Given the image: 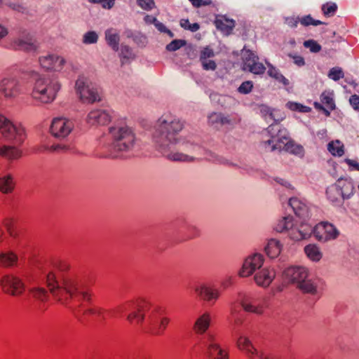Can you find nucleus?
<instances>
[{
	"mask_svg": "<svg viewBox=\"0 0 359 359\" xmlns=\"http://www.w3.org/2000/svg\"><path fill=\"white\" fill-rule=\"evenodd\" d=\"M243 69L248 71L257 60L259 57L250 50L244 48L242 52Z\"/></svg>",
	"mask_w": 359,
	"mask_h": 359,
	"instance_id": "30",
	"label": "nucleus"
},
{
	"mask_svg": "<svg viewBox=\"0 0 359 359\" xmlns=\"http://www.w3.org/2000/svg\"><path fill=\"white\" fill-rule=\"evenodd\" d=\"M110 114L104 110L91 111L87 117V123L90 126H104L111 122Z\"/></svg>",
	"mask_w": 359,
	"mask_h": 359,
	"instance_id": "17",
	"label": "nucleus"
},
{
	"mask_svg": "<svg viewBox=\"0 0 359 359\" xmlns=\"http://www.w3.org/2000/svg\"><path fill=\"white\" fill-rule=\"evenodd\" d=\"M269 69L268 70V74L269 76L275 79L276 81H278L280 83H282L285 86H288L290 82L287 79H286L280 72L278 69L276 67L269 65Z\"/></svg>",
	"mask_w": 359,
	"mask_h": 359,
	"instance_id": "39",
	"label": "nucleus"
},
{
	"mask_svg": "<svg viewBox=\"0 0 359 359\" xmlns=\"http://www.w3.org/2000/svg\"><path fill=\"white\" fill-rule=\"evenodd\" d=\"M276 277V272L273 269L264 268L254 276L256 284L262 287H267L272 283Z\"/></svg>",
	"mask_w": 359,
	"mask_h": 359,
	"instance_id": "18",
	"label": "nucleus"
},
{
	"mask_svg": "<svg viewBox=\"0 0 359 359\" xmlns=\"http://www.w3.org/2000/svg\"><path fill=\"white\" fill-rule=\"evenodd\" d=\"M18 81L13 76L4 78L0 82V90H13L16 88Z\"/></svg>",
	"mask_w": 359,
	"mask_h": 359,
	"instance_id": "40",
	"label": "nucleus"
},
{
	"mask_svg": "<svg viewBox=\"0 0 359 359\" xmlns=\"http://www.w3.org/2000/svg\"><path fill=\"white\" fill-rule=\"evenodd\" d=\"M328 77L334 81H338L344 77V72L341 68L335 67L330 69Z\"/></svg>",
	"mask_w": 359,
	"mask_h": 359,
	"instance_id": "52",
	"label": "nucleus"
},
{
	"mask_svg": "<svg viewBox=\"0 0 359 359\" xmlns=\"http://www.w3.org/2000/svg\"><path fill=\"white\" fill-rule=\"evenodd\" d=\"M30 295L36 300L46 302L48 298L47 290L42 287H33L29 289Z\"/></svg>",
	"mask_w": 359,
	"mask_h": 359,
	"instance_id": "38",
	"label": "nucleus"
},
{
	"mask_svg": "<svg viewBox=\"0 0 359 359\" xmlns=\"http://www.w3.org/2000/svg\"><path fill=\"white\" fill-rule=\"evenodd\" d=\"M39 62L43 69L53 71H60L65 63L64 58L55 55H49L39 58Z\"/></svg>",
	"mask_w": 359,
	"mask_h": 359,
	"instance_id": "16",
	"label": "nucleus"
},
{
	"mask_svg": "<svg viewBox=\"0 0 359 359\" xmlns=\"http://www.w3.org/2000/svg\"><path fill=\"white\" fill-rule=\"evenodd\" d=\"M6 5L12 10L18 13H25L27 11L26 8L21 4L15 2H7Z\"/></svg>",
	"mask_w": 359,
	"mask_h": 359,
	"instance_id": "60",
	"label": "nucleus"
},
{
	"mask_svg": "<svg viewBox=\"0 0 359 359\" xmlns=\"http://www.w3.org/2000/svg\"><path fill=\"white\" fill-rule=\"evenodd\" d=\"M327 150L333 156L341 157L344 154V145L339 140H332L327 144Z\"/></svg>",
	"mask_w": 359,
	"mask_h": 359,
	"instance_id": "31",
	"label": "nucleus"
},
{
	"mask_svg": "<svg viewBox=\"0 0 359 359\" xmlns=\"http://www.w3.org/2000/svg\"><path fill=\"white\" fill-rule=\"evenodd\" d=\"M88 2L94 4H101L102 8L106 9L111 8L115 4V0H87Z\"/></svg>",
	"mask_w": 359,
	"mask_h": 359,
	"instance_id": "57",
	"label": "nucleus"
},
{
	"mask_svg": "<svg viewBox=\"0 0 359 359\" xmlns=\"http://www.w3.org/2000/svg\"><path fill=\"white\" fill-rule=\"evenodd\" d=\"M15 187V180L11 173L0 175V192L8 194L13 191Z\"/></svg>",
	"mask_w": 359,
	"mask_h": 359,
	"instance_id": "24",
	"label": "nucleus"
},
{
	"mask_svg": "<svg viewBox=\"0 0 359 359\" xmlns=\"http://www.w3.org/2000/svg\"><path fill=\"white\" fill-rule=\"evenodd\" d=\"M263 145L270 151H282L288 140L287 130L278 123L271 124L262 134Z\"/></svg>",
	"mask_w": 359,
	"mask_h": 359,
	"instance_id": "4",
	"label": "nucleus"
},
{
	"mask_svg": "<svg viewBox=\"0 0 359 359\" xmlns=\"http://www.w3.org/2000/svg\"><path fill=\"white\" fill-rule=\"evenodd\" d=\"M120 57L123 59H133L135 57V54L130 47L127 45L122 44L120 48Z\"/></svg>",
	"mask_w": 359,
	"mask_h": 359,
	"instance_id": "50",
	"label": "nucleus"
},
{
	"mask_svg": "<svg viewBox=\"0 0 359 359\" xmlns=\"http://www.w3.org/2000/svg\"><path fill=\"white\" fill-rule=\"evenodd\" d=\"M31 97L34 104H48L56 97L55 91H32Z\"/></svg>",
	"mask_w": 359,
	"mask_h": 359,
	"instance_id": "22",
	"label": "nucleus"
},
{
	"mask_svg": "<svg viewBox=\"0 0 359 359\" xmlns=\"http://www.w3.org/2000/svg\"><path fill=\"white\" fill-rule=\"evenodd\" d=\"M74 128L73 123L62 117L55 118L53 119L50 133L56 138H65L68 136Z\"/></svg>",
	"mask_w": 359,
	"mask_h": 359,
	"instance_id": "12",
	"label": "nucleus"
},
{
	"mask_svg": "<svg viewBox=\"0 0 359 359\" xmlns=\"http://www.w3.org/2000/svg\"><path fill=\"white\" fill-rule=\"evenodd\" d=\"M264 263L262 255L255 254L248 257L244 262L239 274L242 277H248L257 269H259Z\"/></svg>",
	"mask_w": 359,
	"mask_h": 359,
	"instance_id": "15",
	"label": "nucleus"
},
{
	"mask_svg": "<svg viewBox=\"0 0 359 359\" xmlns=\"http://www.w3.org/2000/svg\"><path fill=\"white\" fill-rule=\"evenodd\" d=\"M53 267H55L61 272L68 271L71 268V266L69 262L61 259L55 260L53 263Z\"/></svg>",
	"mask_w": 359,
	"mask_h": 359,
	"instance_id": "55",
	"label": "nucleus"
},
{
	"mask_svg": "<svg viewBox=\"0 0 359 359\" xmlns=\"http://www.w3.org/2000/svg\"><path fill=\"white\" fill-rule=\"evenodd\" d=\"M349 102L354 110L359 111V96L352 95L349 99Z\"/></svg>",
	"mask_w": 359,
	"mask_h": 359,
	"instance_id": "64",
	"label": "nucleus"
},
{
	"mask_svg": "<svg viewBox=\"0 0 359 359\" xmlns=\"http://www.w3.org/2000/svg\"><path fill=\"white\" fill-rule=\"evenodd\" d=\"M286 280L295 284L304 293L315 294L316 287L311 280L307 279L308 271L304 267H290L284 271Z\"/></svg>",
	"mask_w": 359,
	"mask_h": 359,
	"instance_id": "5",
	"label": "nucleus"
},
{
	"mask_svg": "<svg viewBox=\"0 0 359 359\" xmlns=\"http://www.w3.org/2000/svg\"><path fill=\"white\" fill-rule=\"evenodd\" d=\"M98 34L95 31H88L83 36L82 42L84 44L96 43L98 41Z\"/></svg>",
	"mask_w": 359,
	"mask_h": 359,
	"instance_id": "45",
	"label": "nucleus"
},
{
	"mask_svg": "<svg viewBox=\"0 0 359 359\" xmlns=\"http://www.w3.org/2000/svg\"><path fill=\"white\" fill-rule=\"evenodd\" d=\"M169 160L174 161H191L193 160L192 158L182 153H174L167 156Z\"/></svg>",
	"mask_w": 359,
	"mask_h": 359,
	"instance_id": "54",
	"label": "nucleus"
},
{
	"mask_svg": "<svg viewBox=\"0 0 359 359\" xmlns=\"http://www.w3.org/2000/svg\"><path fill=\"white\" fill-rule=\"evenodd\" d=\"M130 325H140L145 320V312L141 307L130 312L126 318Z\"/></svg>",
	"mask_w": 359,
	"mask_h": 359,
	"instance_id": "28",
	"label": "nucleus"
},
{
	"mask_svg": "<svg viewBox=\"0 0 359 359\" xmlns=\"http://www.w3.org/2000/svg\"><path fill=\"white\" fill-rule=\"evenodd\" d=\"M306 256L313 262H318L322 258V253L316 244H309L304 248Z\"/></svg>",
	"mask_w": 359,
	"mask_h": 359,
	"instance_id": "35",
	"label": "nucleus"
},
{
	"mask_svg": "<svg viewBox=\"0 0 359 359\" xmlns=\"http://www.w3.org/2000/svg\"><path fill=\"white\" fill-rule=\"evenodd\" d=\"M105 40L107 43L112 48L114 51H118L119 49V41L120 36L119 33L113 28L107 29L105 32Z\"/></svg>",
	"mask_w": 359,
	"mask_h": 359,
	"instance_id": "27",
	"label": "nucleus"
},
{
	"mask_svg": "<svg viewBox=\"0 0 359 359\" xmlns=\"http://www.w3.org/2000/svg\"><path fill=\"white\" fill-rule=\"evenodd\" d=\"M254 74H263L266 71L265 66L258 60L248 70Z\"/></svg>",
	"mask_w": 359,
	"mask_h": 359,
	"instance_id": "56",
	"label": "nucleus"
},
{
	"mask_svg": "<svg viewBox=\"0 0 359 359\" xmlns=\"http://www.w3.org/2000/svg\"><path fill=\"white\" fill-rule=\"evenodd\" d=\"M183 126L180 120L175 119L168 123L165 120L160 119L154 134V141L161 147L175 144L177 141V135L182 130Z\"/></svg>",
	"mask_w": 359,
	"mask_h": 359,
	"instance_id": "3",
	"label": "nucleus"
},
{
	"mask_svg": "<svg viewBox=\"0 0 359 359\" xmlns=\"http://www.w3.org/2000/svg\"><path fill=\"white\" fill-rule=\"evenodd\" d=\"M79 97L83 103L93 104L100 100L97 91H79Z\"/></svg>",
	"mask_w": 359,
	"mask_h": 359,
	"instance_id": "36",
	"label": "nucleus"
},
{
	"mask_svg": "<svg viewBox=\"0 0 359 359\" xmlns=\"http://www.w3.org/2000/svg\"><path fill=\"white\" fill-rule=\"evenodd\" d=\"M22 151L20 149L10 146L7 158L8 160H17L21 158Z\"/></svg>",
	"mask_w": 359,
	"mask_h": 359,
	"instance_id": "53",
	"label": "nucleus"
},
{
	"mask_svg": "<svg viewBox=\"0 0 359 359\" xmlns=\"http://www.w3.org/2000/svg\"><path fill=\"white\" fill-rule=\"evenodd\" d=\"M148 323L153 334L161 335L169 325L170 318L164 314L163 310L156 309L152 311L149 316Z\"/></svg>",
	"mask_w": 359,
	"mask_h": 359,
	"instance_id": "10",
	"label": "nucleus"
},
{
	"mask_svg": "<svg viewBox=\"0 0 359 359\" xmlns=\"http://www.w3.org/2000/svg\"><path fill=\"white\" fill-rule=\"evenodd\" d=\"M196 293L204 300L215 301L219 296V291L212 287L201 285L196 288Z\"/></svg>",
	"mask_w": 359,
	"mask_h": 359,
	"instance_id": "26",
	"label": "nucleus"
},
{
	"mask_svg": "<svg viewBox=\"0 0 359 359\" xmlns=\"http://www.w3.org/2000/svg\"><path fill=\"white\" fill-rule=\"evenodd\" d=\"M211 323V315L205 312L199 316L193 325V331L196 334H203L209 329Z\"/></svg>",
	"mask_w": 359,
	"mask_h": 359,
	"instance_id": "19",
	"label": "nucleus"
},
{
	"mask_svg": "<svg viewBox=\"0 0 359 359\" xmlns=\"http://www.w3.org/2000/svg\"><path fill=\"white\" fill-rule=\"evenodd\" d=\"M289 204L292 208L296 216L305 219L309 217V210L307 205L298 198H291Z\"/></svg>",
	"mask_w": 359,
	"mask_h": 359,
	"instance_id": "20",
	"label": "nucleus"
},
{
	"mask_svg": "<svg viewBox=\"0 0 359 359\" xmlns=\"http://www.w3.org/2000/svg\"><path fill=\"white\" fill-rule=\"evenodd\" d=\"M216 28L226 34L231 33L235 27V21L227 18L225 15H218L214 22Z\"/></svg>",
	"mask_w": 359,
	"mask_h": 359,
	"instance_id": "23",
	"label": "nucleus"
},
{
	"mask_svg": "<svg viewBox=\"0 0 359 359\" xmlns=\"http://www.w3.org/2000/svg\"><path fill=\"white\" fill-rule=\"evenodd\" d=\"M312 231L316 239L320 242L334 240L339 236V231L336 227L327 222H319L314 226Z\"/></svg>",
	"mask_w": 359,
	"mask_h": 359,
	"instance_id": "11",
	"label": "nucleus"
},
{
	"mask_svg": "<svg viewBox=\"0 0 359 359\" xmlns=\"http://www.w3.org/2000/svg\"><path fill=\"white\" fill-rule=\"evenodd\" d=\"M186 44L187 41L184 39H175L166 46L165 49L168 51L173 52L180 49Z\"/></svg>",
	"mask_w": 359,
	"mask_h": 359,
	"instance_id": "47",
	"label": "nucleus"
},
{
	"mask_svg": "<svg viewBox=\"0 0 359 359\" xmlns=\"http://www.w3.org/2000/svg\"><path fill=\"white\" fill-rule=\"evenodd\" d=\"M137 5L145 11H151L155 6L154 0H137Z\"/></svg>",
	"mask_w": 359,
	"mask_h": 359,
	"instance_id": "58",
	"label": "nucleus"
},
{
	"mask_svg": "<svg viewBox=\"0 0 359 359\" xmlns=\"http://www.w3.org/2000/svg\"><path fill=\"white\" fill-rule=\"evenodd\" d=\"M239 350L245 352L250 359H254L256 355H259V351L256 349L250 340L245 336H241L236 342Z\"/></svg>",
	"mask_w": 359,
	"mask_h": 359,
	"instance_id": "21",
	"label": "nucleus"
},
{
	"mask_svg": "<svg viewBox=\"0 0 359 359\" xmlns=\"http://www.w3.org/2000/svg\"><path fill=\"white\" fill-rule=\"evenodd\" d=\"M282 250V245L276 239H271L269 241L266 248L265 252L270 258H276L278 257Z\"/></svg>",
	"mask_w": 359,
	"mask_h": 359,
	"instance_id": "29",
	"label": "nucleus"
},
{
	"mask_svg": "<svg viewBox=\"0 0 359 359\" xmlns=\"http://www.w3.org/2000/svg\"><path fill=\"white\" fill-rule=\"evenodd\" d=\"M203 68L205 70H215L217 68V65L215 61L213 60H203L201 61Z\"/></svg>",
	"mask_w": 359,
	"mask_h": 359,
	"instance_id": "61",
	"label": "nucleus"
},
{
	"mask_svg": "<svg viewBox=\"0 0 359 359\" xmlns=\"http://www.w3.org/2000/svg\"><path fill=\"white\" fill-rule=\"evenodd\" d=\"M109 135L111 141L105 148L108 154H105L104 157H121L122 152L130 149L135 143V134L127 126L110 128Z\"/></svg>",
	"mask_w": 359,
	"mask_h": 359,
	"instance_id": "2",
	"label": "nucleus"
},
{
	"mask_svg": "<svg viewBox=\"0 0 359 359\" xmlns=\"http://www.w3.org/2000/svg\"><path fill=\"white\" fill-rule=\"evenodd\" d=\"M46 285L54 299L63 305H68L79 292L78 280L72 274L58 280L55 273L50 271L46 275Z\"/></svg>",
	"mask_w": 359,
	"mask_h": 359,
	"instance_id": "1",
	"label": "nucleus"
},
{
	"mask_svg": "<svg viewBox=\"0 0 359 359\" xmlns=\"http://www.w3.org/2000/svg\"><path fill=\"white\" fill-rule=\"evenodd\" d=\"M259 109L261 113L266 118H269L275 121H279L283 118L279 110L271 109L264 104L261 105Z\"/></svg>",
	"mask_w": 359,
	"mask_h": 359,
	"instance_id": "32",
	"label": "nucleus"
},
{
	"mask_svg": "<svg viewBox=\"0 0 359 359\" xmlns=\"http://www.w3.org/2000/svg\"><path fill=\"white\" fill-rule=\"evenodd\" d=\"M240 304L243 309L251 313L262 315L269 306V299L244 295L240 298Z\"/></svg>",
	"mask_w": 359,
	"mask_h": 359,
	"instance_id": "8",
	"label": "nucleus"
},
{
	"mask_svg": "<svg viewBox=\"0 0 359 359\" xmlns=\"http://www.w3.org/2000/svg\"><path fill=\"white\" fill-rule=\"evenodd\" d=\"M207 355L212 359H229L227 350L215 342L210 343L208 345Z\"/></svg>",
	"mask_w": 359,
	"mask_h": 359,
	"instance_id": "25",
	"label": "nucleus"
},
{
	"mask_svg": "<svg viewBox=\"0 0 359 359\" xmlns=\"http://www.w3.org/2000/svg\"><path fill=\"white\" fill-rule=\"evenodd\" d=\"M344 161L348 165L350 170L359 171V163L358 161L349 158H346Z\"/></svg>",
	"mask_w": 359,
	"mask_h": 359,
	"instance_id": "62",
	"label": "nucleus"
},
{
	"mask_svg": "<svg viewBox=\"0 0 359 359\" xmlns=\"http://www.w3.org/2000/svg\"><path fill=\"white\" fill-rule=\"evenodd\" d=\"M0 289L8 296L18 297L25 293L27 287L22 278L14 274H8L0 278Z\"/></svg>",
	"mask_w": 359,
	"mask_h": 359,
	"instance_id": "6",
	"label": "nucleus"
},
{
	"mask_svg": "<svg viewBox=\"0 0 359 359\" xmlns=\"http://www.w3.org/2000/svg\"><path fill=\"white\" fill-rule=\"evenodd\" d=\"M75 86L76 90H90L91 82L88 78L80 76L76 80Z\"/></svg>",
	"mask_w": 359,
	"mask_h": 359,
	"instance_id": "46",
	"label": "nucleus"
},
{
	"mask_svg": "<svg viewBox=\"0 0 359 359\" xmlns=\"http://www.w3.org/2000/svg\"><path fill=\"white\" fill-rule=\"evenodd\" d=\"M30 77L35 81L37 88L44 87L42 90H60L61 88V85L55 75L47 76L32 71Z\"/></svg>",
	"mask_w": 359,
	"mask_h": 359,
	"instance_id": "13",
	"label": "nucleus"
},
{
	"mask_svg": "<svg viewBox=\"0 0 359 359\" xmlns=\"http://www.w3.org/2000/svg\"><path fill=\"white\" fill-rule=\"evenodd\" d=\"M300 22L304 26H309V25H326L325 22L318 20H314L311 15H307L304 17H302L300 19Z\"/></svg>",
	"mask_w": 359,
	"mask_h": 359,
	"instance_id": "49",
	"label": "nucleus"
},
{
	"mask_svg": "<svg viewBox=\"0 0 359 359\" xmlns=\"http://www.w3.org/2000/svg\"><path fill=\"white\" fill-rule=\"evenodd\" d=\"M353 183L346 179H340L337 184L326 191L327 198L332 202L337 201L339 197L349 198L353 194Z\"/></svg>",
	"mask_w": 359,
	"mask_h": 359,
	"instance_id": "9",
	"label": "nucleus"
},
{
	"mask_svg": "<svg viewBox=\"0 0 359 359\" xmlns=\"http://www.w3.org/2000/svg\"><path fill=\"white\" fill-rule=\"evenodd\" d=\"M288 234L291 239L295 241H302L310 236L311 226L304 222H296L294 224L292 222L289 229Z\"/></svg>",
	"mask_w": 359,
	"mask_h": 359,
	"instance_id": "14",
	"label": "nucleus"
},
{
	"mask_svg": "<svg viewBox=\"0 0 359 359\" xmlns=\"http://www.w3.org/2000/svg\"><path fill=\"white\" fill-rule=\"evenodd\" d=\"M18 261V256L13 252L0 253V266L8 267L15 265Z\"/></svg>",
	"mask_w": 359,
	"mask_h": 359,
	"instance_id": "34",
	"label": "nucleus"
},
{
	"mask_svg": "<svg viewBox=\"0 0 359 359\" xmlns=\"http://www.w3.org/2000/svg\"><path fill=\"white\" fill-rule=\"evenodd\" d=\"M320 101L322 105L329 110H334L335 109V103L332 93H323L320 95Z\"/></svg>",
	"mask_w": 359,
	"mask_h": 359,
	"instance_id": "41",
	"label": "nucleus"
},
{
	"mask_svg": "<svg viewBox=\"0 0 359 359\" xmlns=\"http://www.w3.org/2000/svg\"><path fill=\"white\" fill-rule=\"evenodd\" d=\"M337 8L335 3L327 2L322 6L321 10L326 17H332L336 13Z\"/></svg>",
	"mask_w": 359,
	"mask_h": 359,
	"instance_id": "43",
	"label": "nucleus"
},
{
	"mask_svg": "<svg viewBox=\"0 0 359 359\" xmlns=\"http://www.w3.org/2000/svg\"><path fill=\"white\" fill-rule=\"evenodd\" d=\"M304 46L309 48L311 53H317L321 50V46L315 40L309 39L304 42Z\"/></svg>",
	"mask_w": 359,
	"mask_h": 359,
	"instance_id": "51",
	"label": "nucleus"
},
{
	"mask_svg": "<svg viewBox=\"0 0 359 359\" xmlns=\"http://www.w3.org/2000/svg\"><path fill=\"white\" fill-rule=\"evenodd\" d=\"M300 20L298 18L288 17L285 18V23L291 28H294L297 26Z\"/></svg>",
	"mask_w": 359,
	"mask_h": 359,
	"instance_id": "63",
	"label": "nucleus"
},
{
	"mask_svg": "<svg viewBox=\"0 0 359 359\" xmlns=\"http://www.w3.org/2000/svg\"><path fill=\"white\" fill-rule=\"evenodd\" d=\"M0 134L5 139L18 144H22L26 138L25 130L22 127L14 126L2 115H0Z\"/></svg>",
	"mask_w": 359,
	"mask_h": 359,
	"instance_id": "7",
	"label": "nucleus"
},
{
	"mask_svg": "<svg viewBox=\"0 0 359 359\" xmlns=\"http://www.w3.org/2000/svg\"><path fill=\"white\" fill-rule=\"evenodd\" d=\"M208 124L217 128L218 126L230 124L231 121L222 116L221 114L212 113L208 116Z\"/></svg>",
	"mask_w": 359,
	"mask_h": 359,
	"instance_id": "37",
	"label": "nucleus"
},
{
	"mask_svg": "<svg viewBox=\"0 0 359 359\" xmlns=\"http://www.w3.org/2000/svg\"><path fill=\"white\" fill-rule=\"evenodd\" d=\"M285 144V147L283 148L282 150L295 155L302 156L304 154V147L302 145L297 144L294 140H291L290 136L288 137V140H286Z\"/></svg>",
	"mask_w": 359,
	"mask_h": 359,
	"instance_id": "33",
	"label": "nucleus"
},
{
	"mask_svg": "<svg viewBox=\"0 0 359 359\" xmlns=\"http://www.w3.org/2000/svg\"><path fill=\"white\" fill-rule=\"evenodd\" d=\"M18 46L25 50H35L37 48L36 45L31 39H19L18 42Z\"/></svg>",
	"mask_w": 359,
	"mask_h": 359,
	"instance_id": "48",
	"label": "nucleus"
},
{
	"mask_svg": "<svg viewBox=\"0 0 359 359\" xmlns=\"http://www.w3.org/2000/svg\"><path fill=\"white\" fill-rule=\"evenodd\" d=\"M215 56L214 51L209 46L205 47L201 52L200 61L206 60L208 58Z\"/></svg>",
	"mask_w": 359,
	"mask_h": 359,
	"instance_id": "59",
	"label": "nucleus"
},
{
	"mask_svg": "<svg viewBox=\"0 0 359 359\" xmlns=\"http://www.w3.org/2000/svg\"><path fill=\"white\" fill-rule=\"evenodd\" d=\"M292 218L289 217H283V219L278 221V223L276 224L275 229L278 232L288 231L290 225L292 224Z\"/></svg>",
	"mask_w": 359,
	"mask_h": 359,
	"instance_id": "44",
	"label": "nucleus"
},
{
	"mask_svg": "<svg viewBox=\"0 0 359 359\" xmlns=\"http://www.w3.org/2000/svg\"><path fill=\"white\" fill-rule=\"evenodd\" d=\"M286 107L292 111H298L300 113H309L311 111V107L295 102H288L286 104Z\"/></svg>",
	"mask_w": 359,
	"mask_h": 359,
	"instance_id": "42",
	"label": "nucleus"
}]
</instances>
